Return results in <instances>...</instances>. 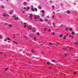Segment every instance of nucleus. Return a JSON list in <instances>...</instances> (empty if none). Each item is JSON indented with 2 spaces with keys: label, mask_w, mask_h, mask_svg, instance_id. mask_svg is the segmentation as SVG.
Returning <instances> with one entry per match:
<instances>
[{
  "label": "nucleus",
  "mask_w": 78,
  "mask_h": 78,
  "mask_svg": "<svg viewBox=\"0 0 78 78\" xmlns=\"http://www.w3.org/2000/svg\"><path fill=\"white\" fill-rule=\"evenodd\" d=\"M4 15H5V16H8V15H7L6 13H4Z\"/></svg>",
  "instance_id": "f3484780"
},
{
  "label": "nucleus",
  "mask_w": 78,
  "mask_h": 78,
  "mask_svg": "<svg viewBox=\"0 0 78 78\" xmlns=\"http://www.w3.org/2000/svg\"><path fill=\"white\" fill-rule=\"evenodd\" d=\"M19 19V18L17 17H16L15 18H14V19L16 20H17V19Z\"/></svg>",
  "instance_id": "7ed1b4c3"
},
{
  "label": "nucleus",
  "mask_w": 78,
  "mask_h": 78,
  "mask_svg": "<svg viewBox=\"0 0 78 78\" xmlns=\"http://www.w3.org/2000/svg\"><path fill=\"white\" fill-rule=\"evenodd\" d=\"M25 26H24V28H26V27H27V25H26V24H25Z\"/></svg>",
  "instance_id": "f704fd0d"
},
{
  "label": "nucleus",
  "mask_w": 78,
  "mask_h": 78,
  "mask_svg": "<svg viewBox=\"0 0 78 78\" xmlns=\"http://www.w3.org/2000/svg\"><path fill=\"white\" fill-rule=\"evenodd\" d=\"M31 6L32 7V8H33V5H31Z\"/></svg>",
  "instance_id": "338daca9"
},
{
  "label": "nucleus",
  "mask_w": 78,
  "mask_h": 78,
  "mask_svg": "<svg viewBox=\"0 0 78 78\" xmlns=\"http://www.w3.org/2000/svg\"><path fill=\"white\" fill-rule=\"evenodd\" d=\"M72 49H73V47L70 48H69L70 50H71Z\"/></svg>",
  "instance_id": "dca6fc26"
},
{
  "label": "nucleus",
  "mask_w": 78,
  "mask_h": 78,
  "mask_svg": "<svg viewBox=\"0 0 78 78\" xmlns=\"http://www.w3.org/2000/svg\"><path fill=\"white\" fill-rule=\"evenodd\" d=\"M63 50H67V49L66 48H63Z\"/></svg>",
  "instance_id": "a211bd4d"
},
{
  "label": "nucleus",
  "mask_w": 78,
  "mask_h": 78,
  "mask_svg": "<svg viewBox=\"0 0 78 78\" xmlns=\"http://www.w3.org/2000/svg\"><path fill=\"white\" fill-rule=\"evenodd\" d=\"M35 21L36 22H37V20H34V22H35Z\"/></svg>",
  "instance_id": "bb28decb"
},
{
  "label": "nucleus",
  "mask_w": 78,
  "mask_h": 78,
  "mask_svg": "<svg viewBox=\"0 0 78 78\" xmlns=\"http://www.w3.org/2000/svg\"><path fill=\"white\" fill-rule=\"evenodd\" d=\"M7 41V39L6 38L5 40L4 41Z\"/></svg>",
  "instance_id": "c9c22d12"
},
{
  "label": "nucleus",
  "mask_w": 78,
  "mask_h": 78,
  "mask_svg": "<svg viewBox=\"0 0 78 78\" xmlns=\"http://www.w3.org/2000/svg\"><path fill=\"white\" fill-rule=\"evenodd\" d=\"M33 31H34V33H35V32H36V31L34 30Z\"/></svg>",
  "instance_id": "864d4df0"
},
{
  "label": "nucleus",
  "mask_w": 78,
  "mask_h": 78,
  "mask_svg": "<svg viewBox=\"0 0 78 78\" xmlns=\"http://www.w3.org/2000/svg\"><path fill=\"white\" fill-rule=\"evenodd\" d=\"M53 13L55 14V11H53Z\"/></svg>",
  "instance_id": "6e6d98bb"
},
{
  "label": "nucleus",
  "mask_w": 78,
  "mask_h": 78,
  "mask_svg": "<svg viewBox=\"0 0 78 78\" xmlns=\"http://www.w3.org/2000/svg\"><path fill=\"white\" fill-rule=\"evenodd\" d=\"M34 40H36V37H34Z\"/></svg>",
  "instance_id": "e2e57ef3"
},
{
  "label": "nucleus",
  "mask_w": 78,
  "mask_h": 78,
  "mask_svg": "<svg viewBox=\"0 0 78 78\" xmlns=\"http://www.w3.org/2000/svg\"><path fill=\"white\" fill-rule=\"evenodd\" d=\"M0 39H2V35H0Z\"/></svg>",
  "instance_id": "cd10ccee"
},
{
  "label": "nucleus",
  "mask_w": 78,
  "mask_h": 78,
  "mask_svg": "<svg viewBox=\"0 0 78 78\" xmlns=\"http://www.w3.org/2000/svg\"><path fill=\"white\" fill-rule=\"evenodd\" d=\"M47 25H51V24L49 23L48 22L47 23Z\"/></svg>",
  "instance_id": "ddd939ff"
},
{
  "label": "nucleus",
  "mask_w": 78,
  "mask_h": 78,
  "mask_svg": "<svg viewBox=\"0 0 78 78\" xmlns=\"http://www.w3.org/2000/svg\"><path fill=\"white\" fill-rule=\"evenodd\" d=\"M33 30H34V29H36V28H35V27H33Z\"/></svg>",
  "instance_id": "5fc2aeb1"
},
{
  "label": "nucleus",
  "mask_w": 78,
  "mask_h": 78,
  "mask_svg": "<svg viewBox=\"0 0 78 78\" xmlns=\"http://www.w3.org/2000/svg\"><path fill=\"white\" fill-rule=\"evenodd\" d=\"M51 7L52 8H55V6L54 5H52L51 6Z\"/></svg>",
  "instance_id": "72a5a7b5"
},
{
  "label": "nucleus",
  "mask_w": 78,
  "mask_h": 78,
  "mask_svg": "<svg viewBox=\"0 0 78 78\" xmlns=\"http://www.w3.org/2000/svg\"><path fill=\"white\" fill-rule=\"evenodd\" d=\"M48 30H48V32H50V31H51V29H49Z\"/></svg>",
  "instance_id": "6e6552de"
},
{
  "label": "nucleus",
  "mask_w": 78,
  "mask_h": 78,
  "mask_svg": "<svg viewBox=\"0 0 78 78\" xmlns=\"http://www.w3.org/2000/svg\"><path fill=\"white\" fill-rule=\"evenodd\" d=\"M63 39H66V37H63Z\"/></svg>",
  "instance_id": "09e8293b"
},
{
  "label": "nucleus",
  "mask_w": 78,
  "mask_h": 78,
  "mask_svg": "<svg viewBox=\"0 0 78 78\" xmlns=\"http://www.w3.org/2000/svg\"><path fill=\"white\" fill-rule=\"evenodd\" d=\"M52 34L53 35H55V32L53 33Z\"/></svg>",
  "instance_id": "473e14b6"
},
{
  "label": "nucleus",
  "mask_w": 78,
  "mask_h": 78,
  "mask_svg": "<svg viewBox=\"0 0 78 78\" xmlns=\"http://www.w3.org/2000/svg\"><path fill=\"white\" fill-rule=\"evenodd\" d=\"M66 35H67V36H69V34H67Z\"/></svg>",
  "instance_id": "0e129e2a"
},
{
  "label": "nucleus",
  "mask_w": 78,
  "mask_h": 78,
  "mask_svg": "<svg viewBox=\"0 0 78 78\" xmlns=\"http://www.w3.org/2000/svg\"><path fill=\"white\" fill-rule=\"evenodd\" d=\"M64 55L65 57H66V56H67V54H65Z\"/></svg>",
  "instance_id": "9b49d317"
},
{
  "label": "nucleus",
  "mask_w": 78,
  "mask_h": 78,
  "mask_svg": "<svg viewBox=\"0 0 78 78\" xmlns=\"http://www.w3.org/2000/svg\"><path fill=\"white\" fill-rule=\"evenodd\" d=\"M26 9H27V11H28V9H30V7L29 6H28L26 8Z\"/></svg>",
  "instance_id": "f03ea898"
},
{
  "label": "nucleus",
  "mask_w": 78,
  "mask_h": 78,
  "mask_svg": "<svg viewBox=\"0 0 78 78\" xmlns=\"http://www.w3.org/2000/svg\"><path fill=\"white\" fill-rule=\"evenodd\" d=\"M68 29H69V28L67 27L65 28L66 31H67V30H68Z\"/></svg>",
  "instance_id": "9d476101"
},
{
  "label": "nucleus",
  "mask_w": 78,
  "mask_h": 78,
  "mask_svg": "<svg viewBox=\"0 0 78 78\" xmlns=\"http://www.w3.org/2000/svg\"><path fill=\"white\" fill-rule=\"evenodd\" d=\"M41 54H42V55H44V53H43V52H42Z\"/></svg>",
  "instance_id": "13d9d810"
},
{
  "label": "nucleus",
  "mask_w": 78,
  "mask_h": 78,
  "mask_svg": "<svg viewBox=\"0 0 78 78\" xmlns=\"http://www.w3.org/2000/svg\"><path fill=\"white\" fill-rule=\"evenodd\" d=\"M69 30H70V31H72V29H71V28H69Z\"/></svg>",
  "instance_id": "393cba45"
},
{
  "label": "nucleus",
  "mask_w": 78,
  "mask_h": 78,
  "mask_svg": "<svg viewBox=\"0 0 78 78\" xmlns=\"http://www.w3.org/2000/svg\"><path fill=\"white\" fill-rule=\"evenodd\" d=\"M8 69L7 68H6L5 70H8Z\"/></svg>",
  "instance_id": "b1692460"
},
{
  "label": "nucleus",
  "mask_w": 78,
  "mask_h": 78,
  "mask_svg": "<svg viewBox=\"0 0 78 78\" xmlns=\"http://www.w3.org/2000/svg\"><path fill=\"white\" fill-rule=\"evenodd\" d=\"M37 34H38V35H39V33H37Z\"/></svg>",
  "instance_id": "e433bc0d"
},
{
  "label": "nucleus",
  "mask_w": 78,
  "mask_h": 78,
  "mask_svg": "<svg viewBox=\"0 0 78 78\" xmlns=\"http://www.w3.org/2000/svg\"><path fill=\"white\" fill-rule=\"evenodd\" d=\"M24 37L25 38H27V36H24Z\"/></svg>",
  "instance_id": "7c9ffc66"
},
{
  "label": "nucleus",
  "mask_w": 78,
  "mask_h": 78,
  "mask_svg": "<svg viewBox=\"0 0 78 78\" xmlns=\"http://www.w3.org/2000/svg\"><path fill=\"white\" fill-rule=\"evenodd\" d=\"M70 11H68V12H67V13L68 14H69V13H70Z\"/></svg>",
  "instance_id": "4be33fe9"
},
{
  "label": "nucleus",
  "mask_w": 78,
  "mask_h": 78,
  "mask_svg": "<svg viewBox=\"0 0 78 78\" xmlns=\"http://www.w3.org/2000/svg\"><path fill=\"white\" fill-rule=\"evenodd\" d=\"M59 37H62V36L60 35L59 36Z\"/></svg>",
  "instance_id": "c756f323"
},
{
  "label": "nucleus",
  "mask_w": 78,
  "mask_h": 78,
  "mask_svg": "<svg viewBox=\"0 0 78 78\" xmlns=\"http://www.w3.org/2000/svg\"><path fill=\"white\" fill-rule=\"evenodd\" d=\"M52 18H53V19H54V18H55V17H54V16H52Z\"/></svg>",
  "instance_id": "8fccbe9b"
},
{
  "label": "nucleus",
  "mask_w": 78,
  "mask_h": 78,
  "mask_svg": "<svg viewBox=\"0 0 78 78\" xmlns=\"http://www.w3.org/2000/svg\"><path fill=\"white\" fill-rule=\"evenodd\" d=\"M49 45H52V44H51V42H50L49 44Z\"/></svg>",
  "instance_id": "412c9836"
},
{
  "label": "nucleus",
  "mask_w": 78,
  "mask_h": 78,
  "mask_svg": "<svg viewBox=\"0 0 78 78\" xmlns=\"http://www.w3.org/2000/svg\"><path fill=\"white\" fill-rule=\"evenodd\" d=\"M78 44V42L77 43H74V44Z\"/></svg>",
  "instance_id": "a19ab883"
},
{
  "label": "nucleus",
  "mask_w": 78,
  "mask_h": 78,
  "mask_svg": "<svg viewBox=\"0 0 78 78\" xmlns=\"http://www.w3.org/2000/svg\"><path fill=\"white\" fill-rule=\"evenodd\" d=\"M46 18H49V17L47 16H46Z\"/></svg>",
  "instance_id": "680f3d73"
},
{
  "label": "nucleus",
  "mask_w": 78,
  "mask_h": 78,
  "mask_svg": "<svg viewBox=\"0 0 78 78\" xmlns=\"http://www.w3.org/2000/svg\"><path fill=\"white\" fill-rule=\"evenodd\" d=\"M71 37H72V38L73 39V36H71Z\"/></svg>",
  "instance_id": "4d7b16f0"
},
{
  "label": "nucleus",
  "mask_w": 78,
  "mask_h": 78,
  "mask_svg": "<svg viewBox=\"0 0 78 78\" xmlns=\"http://www.w3.org/2000/svg\"><path fill=\"white\" fill-rule=\"evenodd\" d=\"M9 26L10 28H11V27H12V25L11 24H10L9 25Z\"/></svg>",
  "instance_id": "1a4fd4ad"
},
{
  "label": "nucleus",
  "mask_w": 78,
  "mask_h": 78,
  "mask_svg": "<svg viewBox=\"0 0 78 78\" xmlns=\"http://www.w3.org/2000/svg\"><path fill=\"white\" fill-rule=\"evenodd\" d=\"M28 63L29 64H31V62H28Z\"/></svg>",
  "instance_id": "5701e85b"
},
{
  "label": "nucleus",
  "mask_w": 78,
  "mask_h": 78,
  "mask_svg": "<svg viewBox=\"0 0 78 78\" xmlns=\"http://www.w3.org/2000/svg\"><path fill=\"white\" fill-rule=\"evenodd\" d=\"M14 43H15V44H17V42H16V41H14Z\"/></svg>",
  "instance_id": "6ab92c4d"
},
{
  "label": "nucleus",
  "mask_w": 78,
  "mask_h": 78,
  "mask_svg": "<svg viewBox=\"0 0 78 78\" xmlns=\"http://www.w3.org/2000/svg\"><path fill=\"white\" fill-rule=\"evenodd\" d=\"M63 47H65V48H67V47L64 46H63Z\"/></svg>",
  "instance_id": "de8ad7c7"
},
{
  "label": "nucleus",
  "mask_w": 78,
  "mask_h": 78,
  "mask_svg": "<svg viewBox=\"0 0 78 78\" xmlns=\"http://www.w3.org/2000/svg\"><path fill=\"white\" fill-rule=\"evenodd\" d=\"M46 29H47V28H44V31H46V30H45Z\"/></svg>",
  "instance_id": "3c124183"
},
{
  "label": "nucleus",
  "mask_w": 78,
  "mask_h": 78,
  "mask_svg": "<svg viewBox=\"0 0 78 78\" xmlns=\"http://www.w3.org/2000/svg\"><path fill=\"white\" fill-rule=\"evenodd\" d=\"M41 11L42 12H44V10H41Z\"/></svg>",
  "instance_id": "79ce46f5"
},
{
  "label": "nucleus",
  "mask_w": 78,
  "mask_h": 78,
  "mask_svg": "<svg viewBox=\"0 0 78 78\" xmlns=\"http://www.w3.org/2000/svg\"><path fill=\"white\" fill-rule=\"evenodd\" d=\"M30 19H31V20H32L33 19H32V17H33V14H30Z\"/></svg>",
  "instance_id": "f257e3e1"
},
{
  "label": "nucleus",
  "mask_w": 78,
  "mask_h": 78,
  "mask_svg": "<svg viewBox=\"0 0 78 78\" xmlns=\"http://www.w3.org/2000/svg\"><path fill=\"white\" fill-rule=\"evenodd\" d=\"M52 1H50V3H52Z\"/></svg>",
  "instance_id": "603ef678"
},
{
  "label": "nucleus",
  "mask_w": 78,
  "mask_h": 78,
  "mask_svg": "<svg viewBox=\"0 0 78 78\" xmlns=\"http://www.w3.org/2000/svg\"><path fill=\"white\" fill-rule=\"evenodd\" d=\"M6 15H4V17H5Z\"/></svg>",
  "instance_id": "052dcab7"
},
{
  "label": "nucleus",
  "mask_w": 78,
  "mask_h": 78,
  "mask_svg": "<svg viewBox=\"0 0 78 78\" xmlns=\"http://www.w3.org/2000/svg\"><path fill=\"white\" fill-rule=\"evenodd\" d=\"M50 62H47V63L48 64H49V65L50 64Z\"/></svg>",
  "instance_id": "aec40b11"
},
{
  "label": "nucleus",
  "mask_w": 78,
  "mask_h": 78,
  "mask_svg": "<svg viewBox=\"0 0 78 78\" xmlns=\"http://www.w3.org/2000/svg\"><path fill=\"white\" fill-rule=\"evenodd\" d=\"M34 9L35 11H36V12H37V9H36V8H34Z\"/></svg>",
  "instance_id": "20e7f679"
},
{
  "label": "nucleus",
  "mask_w": 78,
  "mask_h": 78,
  "mask_svg": "<svg viewBox=\"0 0 78 78\" xmlns=\"http://www.w3.org/2000/svg\"><path fill=\"white\" fill-rule=\"evenodd\" d=\"M7 39H8V40H9V41H10V39H9V38H8Z\"/></svg>",
  "instance_id": "c03bdc74"
},
{
  "label": "nucleus",
  "mask_w": 78,
  "mask_h": 78,
  "mask_svg": "<svg viewBox=\"0 0 78 78\" xmlns=\"http://www.w3.org/2000/svg\"><path fill=\"white\" fill-rule=\"evenodd\" d=\"M28 28H29V29L30 30H31V29L29 27Z\"/></svg>",
  "instance_id": "ea45409f"
},
{
  "label": "nucleus",
  "mask_w": 78,
  "mask_h": 78,
  "mask_svg": "<svg viewBox=\"0 0 78 78\" xmlns=\"http://www.w3.org/2000/svg\"><path fill=\"white\" fill-rule=\"evenodd\" d=\"M55 23L54 22H53V23H52V25H53V26L54 27H55Z\"/></svg>",
  "instance_id": "39448f33"
},
{
  "label": "nucleus",
  "mask_w": 78,
  "mask_h": 78,
  "mask_svg": "<svg viewBox=\"0 0 78 78\" xmlns=\"http://www.w3.org/2000/svg\"><path fill=\"white\" fill-rule=\"evenodd\" d=\"M76 72H75L73 74H74V75H75V74H76Z\"/></svg>",
  "instance_id": "58836bf2"
},
{
  "label": "nucleus",
  "mask_w": 78,
  "mask_h": 78,
  "mask_svg": "<svg viewBox=\"0 0 78 78\" xmlns=\"http://www.w3.org/2000/svg\"><path fill=\"white\" fill-rule=\"evenodd\" d=\"M38 8L40 9H42V7H41V6H40L38 7Z\"/></svg>",
  "instance_id": "0eeeda50"
},
{
  "label": "nucleus",
  "mask_w": 78,
  "mask_h": 78,
  "mask_svg": "<svg viewBox=\"0 0 78 78\" xmlns=\"http://www.w3.org/2000/svg\"><path fill=\"white\" fill-rule=\"evenodd\" d=\"M61 5L62 6H63V4H61Z\"/></svg>",
  "instance_id": "774afa93"
},
{
  "label": "nucleus",
  "mask_w": 78,
  "mask_h": 78,
  "mask_svg": "<svg viewBox=\"0 0 78 78\" xmlns=\"http://www.w3.org/2000/svg\"><path fill=\"white\" fill-rule=\"evenodd\" d=\"M1 8L2 9V8H4V7H3L2 6H1Z\"/></svg>",
  "instance_id": "2f4dec72"
},
{
  "label": "nucleus",
  "mask_w": 78,
  "mask_h": 78,
  "mask_svg": "<svg viewBox=\"0 0 78 78\" xmlns=\"http://www.w3.org/2000/svg\"><path fill=\"white\" fill-rule=\"evenodd\" d=\"M23 9H26V8H23Z\"/></svg>",
  "instance_id": "49530a36"
},
{
  "label": "nucleus",
  "mask_w": 78,
  "mask_h": 78,
  "mask_svg": "<svg viewBox=\"0 0 78 78\" xmlns=\"http://www.w3.org/2000/svg\"><path fill=\"white\" fill-rule=\"evenodd\" d=\"M57 45H58V44H59V42H57Z\"/></svg>",
  "instance_id": "a878e982"
},
{
  "label": "nucleus",
  "mask_w": 78,
  "mask_h": 78,
  "mask_svg": "<svg viewBox=\"0 0 78 78\" xmlns=\"http://www.w3.org/2000/svg\"><path fill=\"white\" fill-rule=\"evenodd\" d=\"M63 26H64V25L62 24V25H60V27H62Z\"/></svg>",
  "instance_id": "c85d7f7f"
},
{
  "label": "nucleus",
  "mask_w": 78,
  "mask_h": 78,
  "mask_svg": "<svg viewBox=\"0 0 78 78\" xmlns=\"http://www.w3.org/2000/svg\"><path fill=\"white\" fill-rule=\"evenodd\" d=\"M46 20V21H48V19H47V20Z\"/></svg>",
  "instance_id": "69168bd1"
},
{
  "label": "nucleus",
  "mask_w": 78,
  "mask_h": 78,
  "mask_svg": "<svg viewBox=\"0 0 78 78\" xmlns=\"http://www.w3.org/2000/svg\"><path fill=\"white\" fill-rule=\"evenodd\" d=\"M0 54H3V52H0Z\"/></svg>",
  "instance_id": "37998d69"
},
{
  "label": "nucleus",
  "mask_w": 78,
  "mask_h": 78,
  "mask_svg": "<svg viewBox=\"0 0 78 78\" xmlns=\"http://www.w3.org/2000/svg\"><path fill=\"white\" fill-rule=\"evenodd\" d=\"M52 61H53V62H55V60H53Z\"/></svg>",
  "instance_id": "4c0bfd02"
},
{
  "label": "nucleus",
  "mask_w": 78,
  "mask_h": 78,
  "mask_svg": "<svg viewBox=\"0 0 78 78\" xmlns=\"http://www.w3.org/2000/svg\"><path fill=\"white\" fill-rule=\"evenodd\" d=\"M33 49L31 50V52L33 53H35V52L33 51Z\"/></svg>",
  "instance_id": "f8f14e48"
},
{
  "label": "nucleus",
  "mask_w": 78,
  "mask_h": 78,
  "mask_svg": "<svg viewBox=\"0 0 78 78\" xmlns=\"http://www.w3.org/2000/svg\"><path fill=\"white\" fill-rule=\"evenodd\" d=\"M13 12V10H12L10 12L9 14H11Z\"/></svg>",
  "instance_id": "423d86ee"
},
{
  "label": "nucleus",
  "mask_w": 78,
  "mask_h": 78,
  "mask_svg": "<svg viewBox=\"0 0 78 78\" xmlns=\"http://www.w3.org/2000/svg\"><path fill=\"white\" fill-rule=\"evenodd\" d=\"M72 34H75V33H74V32H72Z\"/></svg>",
  "instance_id": "a18cd8bd"
},
{
  "label": "nucleus",
  "mask_w": 78,
  "mask_h": 78,
  "mask_svg": "<svg viewBox=\"0 0 78 78\" xmlns=\"http://www.w3.org/2000/svg\"><path fill=\"white\" fill-rule=\"evenodd\" d=\"M26 4H27V2H24L23 5H25Z\"/></svg>",
  "instance_id": "4468645a"
},
{
  "label": "nucleus",
  "mask_w": 78,
  "mask_h": 78,
  "mask_svg": "<svg viewBox=\"0 0 78 78\" xmlns=\"http://www.w3.org/2000/svg\"><path fill=\"white\" fill-rule=\"evenodd\" d=\"M32 11L33 12L34 11V9H32Z\"/></svg>",
  "instance_id": "bf43d9fd"
},
{
  "label": "nucleus",
  "mask_w": 78,
  "mask_h": 78,
  "mask_svg": "<svg viewBox=\"0 0 78 78\" xmlns=\"http://www.w3.org/2000/svg\"><path fill=\"white\" fill-rule=\"evenodd\" d=\"M39 20H40V21H41V22H42V21H43V20L41 19H39Z\"/></svg>",
  "instance_id": "2eb2a0df"
}]
</instances>
